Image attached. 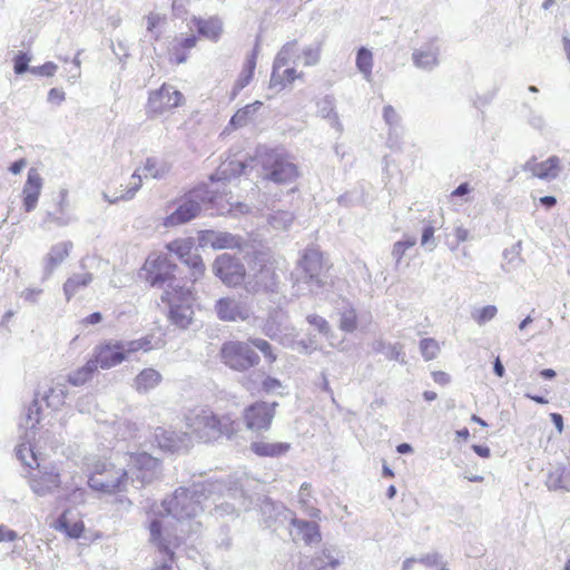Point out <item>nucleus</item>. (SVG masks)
Returning <instances> with one entry per match:
<instances>
[{"instance_id":"obj_31","label":"nucleus","mask_w":570,"mask_h":570,"mask_svg":"<svg viewBox=\"0 0 570 570\" xmlns=\"http://www.w3.org/2000/svg\"><path fill=\"white\" fill-rule=\"evenodd\" d=\"M92 276L89 273L78 274L69 277L63 284V292L67 301H70L80 288H83L90 284Z\"/></svg>"},{"instance_id":"obj_53","label":"nucleus","mask_w":570,"mask_h":570,"mask_svg":"<svg viewBox=\"0 0 570 570\" xmlns=\"http://www.w3.org/2000/svg\"><path fill=\"white\" fill-rule=\"evenodd\" d=\"M66 99V94L60 88H52L48 92V101L53 105H60Z\"/></svg>"},{"instance_id":"obj_57","label":"nucleus","mask_w":570,"mask_h":570,"mask_svg":"<svg viewBox=\"0 0 570 570\" xmlns=\"http://www.w3.org/2000/svg\"><path fill=\"white\" fill-rule=\"evenodd\" d=\"M470 191V185L468 183H462L451 193V197H462L468 195Z\"/></svg>"},{"instance_id":"obj_41","label":"nucleus","mask_w":570,"mask_h":570,"mask_svg":"<svg viewBox=\"0 0 570 570\" xmlns=\"http://www.w3.org/2000/svg\"><path fill=\"white\" fill-rule=\"evenodd\" d=\"M298 502L311 518H320L321 511L311 504L309 484L303 483L298 492Z\"/></svg>"},{"instance_id":"obj_19","label":"nucleus","mask_w":570,"mask_h":570,"mask_svg":"<svg viewBox=\"0 0 570 570\" xmlns=\"http://www.w3.org/2000/svg\"><path fill=\"white\" fill-rule=\"evenodd\" d=\"M255 350L265 356H271V345L264 340H250L248 342H227L223 345V356H253Z\"/></svg>"},{"instance_id":"obj_63","label":"nucleus","mask_w":570,"mask_h":570,"mask_svg":"<svg viewBox=\"0 0 570 570\" xmlns=\"http://www.w3.org/2000/svg\"><path fill=\"white\" fill-rule=\"evenodd\" d=\"M493 372L495 375H498L499 377H502L505 373V367L504 365L502 364L501 362V358H494V362H493Z\"/></svg>"},{"instance_id":"obj_34","label":"nucleus","mask_w":570,"mask_h":570,"mask_svg":"<svg viewBox=\"0 0 570 570\" xmlns=\"http://www.w3.org/2000/svg\"><path fill=\"white\" fill-rule=\"evenodd\" d=\"M169 170V166L157 158H147L142 168L141 173L146 178H161L166 175V173Z\"/></svg>"},{"instance_id":"obj_52","label":"nucleus","mask_w":570,"mask_h":570,"mask_svg":"<svg viewBox=\"0 0 570 570\" xmlns=\"http://www.w3.org/2000/svg\"><path fill=\"white\" fill-rule=\"evenodd\" d=\"M57 69L58 67L56 63L48 61L39 67L32 68L31 72L41 76L52 77L56 73Z\"/></svg>"},{"instance_id":"obj_30","label":"nucleus","mask_w":570,"mask_h":570,"mask_svg":"<svg viewBox=\"0 0 570 570\" xmlns=\"http://www.w3.org/2000/svg\"><path fill=\"white\" fill-rule=\"evenodd\" d=\"M318 114L330 121V125L338 132L343 130L338 115L335 111L334 98L326 96L318 102Z\"/></svg>"},{"instance_id":"obj_50","label":"nucleus","mask_w":570,"mask_h":570,"mask_svg":"<svg viewBox=\"0 0 570 570\" xmlns=\"http://www.w3.org/2000/svg\"><path fill=\"white\" fill-rule=\"evenodd\" d=\"M30 58L27 53L20 52L13 58V69L17 75L23 73L28 70Z\"/></svg>"},{"instance_id":"obj_59","label":"nucleus","mask_w":570,"mask_h":570,"mask_svg":"<svg viewBox=\"0 0 570 570\" xmlns=\"http://www.w3.org/2000/svg\"><path fill=\"white\" fill-rule=\"evenodd\" d=\"M102 320V315L99 312H95L89 314L82 320V324L85 325H95L100 323Z\"/></svg>"},{"instance_id":"obj_3","label":"nucleus","mask_w":570,"mask_h":570,"mask_svg":"<svg viewBox=\"0 0 570 570\" xmlns=\"http://www.w3.org/2000/svg\"><path fill=\"white\" fill-rule=\"evenodd\" d=\"M292 279L295 296L317 293L324 286V262L317 248L308 247L304 250L292 273Z\"/></svg>"},{"instance_id":"obj_21","label":"nucleus","mask_w":570,"mask_h":570,"mask_svg":"<svg viewBox=\"0 0 570 570\" xmlns=\"http://www.w3.org/2000/svg\"><path fill=\"white\" fill-rule=\"evenodd\" d=\"M29 478L32 491L39 495L47 494L60 487V475L53 471L33 470Z\"/></svg>"},{"instance_id":"obj_7","label":"nucleus","mask_w":570,"mask_h":570,"mask_svg":"<svg viewBox=\"0 0 570 570\" xmlns=\"http://www.w3.org/2000/svg\"><path fill=\"white\" fill-rule=\"evenodd\" d=\"M185 97L173 85L164 82L159 88L150 90L145 105L148 118H155L183 106Z\"/></svg>"},{"instance_id":"obj_12","label":"nucleus","mask_w":570,"mask_h":570,"mask_svg":"<svg viewBox=\"0 0 570 570\" xmlns=\"http://www.w3.org/2000/svg\"><path fill=\"white\" fill-rule=\"evenodd\" d=\"M187 27L190 31H196L198 39H206L212 42L219 41L224 32V24L218 16L207 18L193 16L188 19Z\"/></svg>"},{"instance_id":"obj_37","label":"nucleus","mask_w":570,"mask_h":570,"mask_svg":"<svg viewBox=\"0 0 570 570\" xmlns=\"http://www.w3.org/2000/svg\"><path fill=\"white\" fill-rule=\"evenodd\" d=\"M250 449L258 456H277L283 453L284 445L282 443L256 441L250 444Z\"/></svg>"},{"instance_id":"obj_60","label":"nucleus","mask_w":570,"mask_h":570,"mask_svg":"<svg viewBox=\"0 0 570 570\" xmlns=\"http://www.w3.org/2000/svg\"><path fill=\"white\" fill-rule=\"evenodd\" d=\"M27 166V161L26 159H19V160H16L13 161L10 167H9V170L17 175L19 173H21V170Z\"/></svg>"},{"instance_id":"obj_25","label":"nucleus","mask_w":570,"mask_h":570,"mask_svg":"<svg viewBox=\"0 0 570 570\" xmlns=\"http://www.w3.org/2000/svg\"><path fill=\"white\" fill-rule=\"evenodd\" d=\"M114 185H119L120 190H116L115 186L108 187L106 197L109 202L115 203L117 200L130 199L141 186V175L135 173L127 184L116 180Z\"/></svg>"},{"instance_id":"obj_20","label":"nucleus","mask_w":570,"mask_h":570,"mask_svg":"<svg viewBox=\"0 0 570 570\" xmlns=\"http://www.w3.org/2000/svg\"><path fill=\"white\" fill-rule=\"evenodd\" d=\"M338 566V551L332 546H325L315 557L299 561V570H335Z\"/></svg>"},{"instance_id":"obj_47","label":"nucleus","mask_w":570,"mask_h":570,"mask_svg":"<svg viewBox=\"0 0 570 570\" xmlns=\"http://www.w3.org/2000/svg\"><path fill=\"white\" fill-rule=\"evenodd\" d=\"M340 327L345 332H353L356 328V313L353 308L341 314Z\"/></svg>"},{"instance_id":"obj_44","label":"nucleus","mask_w":570,"mask_h":570,"mask_svg":"<svg viewBox=\"0 0 570 570\" xmlns=\"http://www.w3.org/2000/svg\"><path fill=\"white\" fill-rule=\"evenodd\" d=\"M415 244L416 237L414 236H405L404 239L394 243L391 254L395 263L400 264L406 250L412 248Z\"/></svg>"},{"instance_id":"obj_6","label":"nucleus","mask_w":570,"mask_h":570,"mask_svg":"<svg viewBox=\"0 0 570 570\" xmlns=\"http://www.w3.org/2000/svg\"><path fill=\"white\" fill-rule=\"evenodd\" d=\"M178 266L170 258L161 253H151L146 258L140 268L139 276L151 287L170 288L181 284L180 278L176 276Z\"/></svg>"},{"instance_id":"obj_23","label":"nucleus","mask_w":570,"mask_h":570,"mask_svg":"<svg viewBox=\"0 0 570 570\" xmlns=\"http://www.w3.org/2000/svg\"><path fill=\"white\" fill-rule=\"evenodd\" d=\"M42 188V178L37 169L31 168L22 189V202L26 212L36 208Z\"/></svg>"},{"instance_id":"obj_1","label":"nucleus","mask_w":570,"mask_h":570,"mask_svg":"<svg viewBox=\"0 0 570 570\" xmlns=\"http://www.w3.org/2000/svg\"><path fill=\"white\" fill-rule=\"evenodd\" d=\"M186 426L193 445L210 444L223 438L230 439L238 432L236 420L229 415L219 416L206 409L188 415Z\"/></svg>"},{"instance_id":"obj_5","label":"nucleus","mask_w":570,"mask_h":570,"mask_svg":"<svg viewBox=\"0 0 570 570\" xmlns=\"http://www.w3.org/2000/svg\"><path fill=\"white\" fill-rule=\"evenodd\" d=\"M161 301L169 306L168 318L179 328H187L193 321V305L196 301L195 291L187 283L166 288Z\"/></svg>"},{"instance_id":"obj_61","label":"nucleus","mask_w":570,"mask_h":570,"mask_svg":"<svg viewBox=\"0 0 570 570\" xmlns=\"http://www.w3.org/2000/svg\"><path fill=\"white\" fill-rule=\"evenodd\" d=\"M286 168H287V186H288L289 181L292 179L297 178L299 176V173H298L297 167L292 163H287Z\"/></svg>"},{"instance_id":"obj_64","label":"nucleus","mask_w":570,"mask_h":570,"mask_svg":"<svg viewBox=\"0 0 570 570\" xmlns=\"http://www.w3.org/2000/svg\"><path fill=\"white\" fill-rule=\"evenodd\" d=\"M472 449L481 458L490 456V449L488 446L474 444L472 445Z\"/></svg>"},{"instance_id":"obj_10","label":"nucleus","mask_w":570,"mask_h":570,"mask_svg":"<svg viewBox=\"0 0 570 570\" xmlns=\"http://www.w3.org/2000/svg\"><path fill=\"white\" fill-rule=\"evenodd\" d=\"M213 267L215 275L227 286L240 285L246 276L244 265L228 254L218 256Z\"/></svg>"},{"instance_id":"obj_18","label":"nucleus","mask_w":570,"mask_h":570,"mask_svg":"<svg viewBox=\"0 0 570 570\" xmlns=\"http://www.w3.org/2000/svg\"><path fill=\"white\" fill-rule=\"evenodd\" d=\"M291 524V535L294 542L302 541L306 546H313L322 541V533L317 522L293 518Z\"/></svg>"},{"instance_id":"obj_35","label":"nucleus","mask_w":570,"mask_h":570,"mask_svg":"<svg viewBox=\"0 0 570 570\" xmlns=\"http://www.w3.org/2000/svg\"><path fill=\"white\" fill-rule=\"evenodd\" d=\"M255 67H256V58L254 55H252L247 59L242 73L239 75L238 79L236 80V82L234 85V90H233L234 96H236L243 88H245L250 82V80L253 79Z\"/></svg>"},{"instance_id":"obj_9","label":"nucleus","mask_w":570,"mask_h":570,"mask_svg":"<svg viewBox=\"0 0 570 570\" xmlns=\"http://www.w3.org/2000/svg\"><path fill=\"white\" fill-rule=\"evenodd\" d=\"M275 415V403L255 402L243 412L245 426L252 432H262L271 428Z\"/></svg>"},{"instance_id":"obj_4","label":"nucleus","mask_w":570,"mask_h":570,"mask_svg":"<svg viewBox=\"0 0 570 570\" xmlns=\"http://www.w3.org/2000/svg\"><path fill=\"white\" fill-rule=\"evenodd\" d=\"M180 504L178 497L164 501L163 507L166 513L160 512L149 522L148 529L150 541L160 552L168 554L170 562L156 564L151 570H173L175 553L170 547H178L180 543L176 529L168 521V515Z\"/></svg>"},{"instance_id":"obj_36","label":"nucleus","mask_w":570,"mask_h":570,"mask_svg":"<svg viewBox=\"0 0 570 570\" xmlns=\"http://www.w3.org/2000/svg\"><path fill=\"white\" fill-rule=\"evenodd\" d=\"M356 67L364 78L370 81L372 78L373 56L370 50L362 47L356 55Z\"/></svg>"},{"instance_id":"obj_17","label":"nucleus","mask_w":570,"mask_h":570,"mask_svg":"<svg viewBox=\"0 0 570 570\" xmlns=\"http://www.w3.org/2000/svg\"><path fill=\"white\" fill-rule=\"evenodd\" d=\"M52 527L69 539H80L86 532V525L81 515L71 509H66Z\"/></svg>"},{"instance_id":"obj_2","label":"nucleus","mask_w":570,"mask_h":570,"mask_svg":"<svg viewBox=\"0 0 570 570\" xmlns=\"http://www.w3.org/2000/svg\"><path fill=\"white\" fill-rule=\"evenodd\" d=\"M87 484L97 493L115 495L127 491L129 473L110 459L95 458L86 464Z\"/></svg>"},{"instance_id":"obj_14","label":"nucleus","mask_w":570,"mask_h":570,"mask_svg":"<svg viewBox=\"0 0 570 570\" xmlns=\"http://www.w3.org/2000/svg\"><path fill=\"white\" fill-rule=\"evenodd\" d=\"M440 46L438 39H431L415 48L412 52L413 65L421 70L432 71L440 63Z\"/></svg>"},{"instance_id":"obj_49","label":"nucleus","mask_w":570,"mask_h":570,"mask_svg":"<svg viewBox=\"0 0 570 570\" xmlns=\"http://www.w3.org/2000/svg\"><path fill=\"white\" fill-rule=\"evenodd\" d=\"M420 351L423 356H435L440 352V347L435 340L423 338L420 342Z\"/></svg>"},{"instance_id":"obj_58","label":"nucleus","mask_w":570,"mask_h":570,"mask_svg":"<svg viewBox=\"0 0 570 570\" xmlns=\"http://www.w3.org/2000/svg\"><path fill=\"white\" fill-rule=\"evenodd\" d=\"M435 383L446 385L450 383V375L445 372L436 371L432 373Z\"/></svg>"},{"instance_id":"obj_24","label":"nucleus","mask_w":570,"mask_h":570,"mask_svg":"<svg viewBox=\"0 0 570 570\" xmlns=\"http://www.w3.org/2000/svg\"><path fill=\"white\" fill-rule=\"evenodd\" d=\"M200 212V205L194 199H185L177 209L164 219V226L174 227L195 218Z\"/></svg>"},{"instance_id":"obj_38","label":"nucleus","mask_w":570,"mask_h":570,"mask_svg":"<svg viewBox=\"0 0 570 570\" xmlns=\"http://www.w3.org/2000/svg\"><path fill=\"white\" fill-rule=\"evenodd\" d=\"M166 248L183 261L185 257H189L193 253L194 242L190 238L175 239L168 243Z\"/></svg>"},{"instance_id":"obj_51","label":"nucleus","mask_w":570,"mask_h":570,"mask_svg":"<svg viewBox=\"0 0 570 570\" xmlns=\"http://www.w3.org/2000/svg\"><path fill=\"white\" fill-rule=\"evenodd\" d=\"M306 320L311 325L315 326L320 331L321 334L326 335L328 333V330H330L328 323L322 316L308 315Z\"/></svg>"},{"instance_id":"obj_11","label":"nucleus","mask_w":570,"mask_h":570,"mask_svg":"<svg viewBox=\"0 0 570 570\" xmlns=\"http://www.w3.org/2000/svg\"><path fill=\"white\" fill-rule=\"evenodd\" d=\"M128 466L136 479L146 484L157 476L160 461L147 452L129 453Z\"/></svg>"},{"instance_id":"obj_28","label":"nucleus","mask_w":570,"mask_h":570,"mask_svg":"<svg viewBox=\"0 0 570 570\" xmlns=\"http://www.w3.org/2000/svg\"><path fill=\"white\" fill-rule=\"evenodd\" d=\"M291 58L295 66H314L320 60V47L307 46L301 53H297L293 48L287 47V59Z\"/></svg>"},{"instance_id":"obj_33","label":"nucleus","mask_w":570,"mask_h":570,"mask_svg":"<svg viewBox=\"0 0 570 570\" xmlns=\"http://www.w3.org/2000/svg\"><path fill=\"white\" fill-rule=\"evenodd\" d=\"M160 380L161 376L157 371L153 368H146L137 375L135 380V386L137 391L146 392L157 386Z\"/></svg>"},{"instance_id":"obj_55","label":"nucleus","mask_w":570,"mask_h":570,"mask_svg":"<svg viewBox=\"0 0 570 570\" xmlns=\"http://www.w3.org/2000/svg\"><path fill=\"white\" fill-rule=\"evenodd\" d=\"M454 234H455L458 242L454 246H451L452 250H454L456 248L459 243L466 242L470 238V232L462 226H456L454 229Z\"/></svg>"},{"instance_id":"obj_48","label":"nucleus","mask_w":570,"mask_h":570,"mask_svg":"<svg viewBox=\"0 0 570 570\" xmlns=\"http://www.w3.org/2000/svg\"><path fill=\"white\" fill-rule=\"evenodd\" d=\"M434 232L435 228L431 225L425 226L422 232L421 245L429 252H432L436 247Z\"/></svg>"},{"instance_id":"obj_62","label":"nucleus","mask_w":570,"mask_h":570,"mask_svg":"<svg viewBox=\"0 0 570 570\" xmlns=\"http://www.w3.org/2000/svg\"><path fill=\"white\" fill-rule=\"evenodd\" d=\"M551 421L557 428L558 432L561 433L563 431V417L559 413H551L550 414Z\"/></svg>"},{"instance_id":"obj_40","label":"nucleus","mask_w":570,"mask_h":570,"mask_svg":"<svg viewBox=\"0 0 570 570\" xmlns=\"http://www.w3.org/2000/svg\"><path fill=\"white\" fill-rule=\"evenodd\" d=\"M98 361L99 358H89L87 364L75 372L72 375H70L69 381L73 385H80L86 383L88 380H90L92 373L98 367Z\"/></svg>"},{"instance_id":"obj_42","label":"nucleus","mask_w":570,"mask_h":570,"mask_svg":"<svg viewBox=\"0 0 570 570\" xmlns=\"http://www.w3.org/2000/svg\"><path fill=\"white\" fill-rule=\"evenodd\" d=\"M17 455L19 460L31 470H37L40 464L38 462V458L29 444H20L17 449Z\"/></svg>"},{"instance_id":"obj_27","label":"nucleus","mask_w":570,"mask_h":570,"mask_svg":"<svg viewBox=\"0 0 570 570\" xmlns=\"http://www.w3.org/2000/svg\"><path fill=\"white\" fill-rule=\"evenodd\" d=\"M263 165L266 170V178L273 181H283L284 179V163L282 156L274 151L266 153L263 159Z\"/></svg>"},{"instance_id":"obj_46","label":"nucleus","mask_w":570,"mask_h":570,"mask_svg":"<svg viewBox=\"0 0 570 570\" xmlns=\"http://www.w3.org/2000/svg\"><path fill=\"white\" fill-rule=\"evenodd\" d=\"M416 562H420L428 568H435V570H449L442 562L441 556L436 552L423 556L416 559Z\"/></svg>"},{"instance_id":"obj_22","label":"nucleus","mask_w":570,"mask_h":570,"mask_svg":"<svg viewBox=\"0 0 570 570\" xmlns=\"http://www.w3.org/2000/svg\"><path fill=\"white\" fill-rule=\"evenodd\" d=\"M198 37L194 33L175 37L168 48V55L171 62L180 65L186 62L189 52L197 46Z\"/></svg>"},{"instance_id":"obj_45","label":"nucleus","mask_w":570,"mask_h":570,"mask_svg":"<svg viewBox=\"0 0 570 570\" xmlns=\"http://www.w3.org/2000/svg\"><path fill=\"white\" fill-rule=\"evenodd\" d=\"M166 17L159 13L151 12L146 17L147 30L154 35V39L160 38L159 29L165 23Z\"/></svg>"},{"instance_id":"obj_8","label":"nucleus","mask_w":570,"mask_h":570,"mask_svg":"<svg viewBox=\"0 0 570 570\" xmlns=\"http://www.w3.org/2000/svg\"><path fill=\"white\" fill-rule=\"evenodd\" d=\"M150 442L153 446L157 448L161 452L170 454L187 451L193 448L189 433H177L176 431L164 426H158L154 430Z\"/></svg>"},{"instance_id":"obj_39","label":"nucleus","mask_w":570,"mask_h":570,"mask_svg":"<svg viewBox=\"0 0 570 570\" xmlns=\"http://www.w3.org/2000/svg\"><path fill=\"white\" fill-rule=\"evenodd\" d=\"M262 107L261 101H256L250 105L238 109L230 119V125L234 127H243L250 119L252 115Z\"/></svg>"},{"instance_id":"obj_32","label":"nucleus","mask_w":570,"mask_h":570,"mask_svg":"<svg viewBox=\"0 0 570 570\" xmlns=\"http://www.w3.org/2000/svg\"><path fill=\"white\" fill-rule=\"evenodd\" d=\"M71 248V242H62L53 245L47 255L48 266L50 268H56L60 265L69 256Z\"/></svg>"},{"instance_id":"obj_56","label":"nucleus","mask_w":570,"mask_h":570,"mask_svg":"<svg viewBox=\"0 0 570 570\" xmlns=\"http://www.w3.org/2000/svg\"><path fill=\"white\" fill-rule=\"evenodd\" d=\"M18 534L16 531L9 529L7 525H0V542L14 541Z\"/></svg>"},{"instance_id":"obj_16","label":"nucleus","mask_w":570,"mask_h":570,"mask_svg":"<svg viewBox=\"0 0 570 570\" xmlns=\"http://www.w3.org/2000/svg\"><path fill=\"white\" fill-rule=\"evenodd\" d=\"M149 342L147 340L131 341L128 343L109 340L96 347V356H125L126 353H134L142 350L147 352Z\"/></svg>"},{"instance_id":"obj_29","label":"nucleus","mask_w":570,"mask_h":570,"mask_svg":"<svg viewBox=\"0 0 570 570\" xmlns=\"http://www.w3.org/2000/svg\"><path fill=\"white\" fill-rule=\"evenodd\" d=\"M383 119L389 126V141H392L394 138L397 141L403 134L400 114L391 105H386L383 108Z\"/></svg>"},{"instance_id":"obj_13","label":"nucleus","mask_w":570,"mask_h":570,"mask_svg":"<svg viewBox=\"0 0 570 570\" xmlns=\"http://www.w3.org/2000/svg\"><path fill=\"white\" fill-rule=\"evenodd\" d=\"M217 317L224 322H244L252 315L250 307L234 297L219 298L215 304Z\"/></svg>"},{"instance_id":"obj_26","label":"nucleus","mask_w":570,"mask_h":570,"mask_svg":"<svg viewBox=\"0 0 570 570\" xmlns=\"http://www.w3.org/2000/svg\"><path fill=\"white\" fill-rule=\"evenodd\" d=\"M189 268L188 277H180L181 284L187 283V286L194 288L195 283L202 279L205 275V264L198 254L191 253L189 257L181 261Z\"/></svg>"},{"instance_id":"obj_54","label":"nucleus","mask_w":570,"mask_h":570,"mask_svg":"<svg viewBox=\"0 0 570 570\" xmlns=\"http://www.w3.org/2000/svg\"><path fill=\"white\" fill-rule=\"evenodd\" d=\"M227 364L233 368L248 367L254 365V358H228Z\"/></svg>"},{"instance_id":"obj_15","label":"nucleus","mask_w":570,"mask_h":570,"mask_svg":"<svg viewBox=\"0 0 570 570\" xmlns=\"http://www.w3.org/2000/svg\"><path fill=\"white\" fill-rule=\"evenodd\" d=\"M523 170L531 173L532 176L539 179L552 181L559 177L562 170L561 159L553 155L541 163H537L535 157H532L523 165Z\"/></svg>"},{"instance_id":"obj_43","label":"nucleus","mask_w":570,"mask_h":570,"mask_svg":"<svg viewBox=\"0 0 570 570\" xmlns=\"http://www.w3.org/2000/svg\"><path fill=\"white\" fill-rule=\"evenodd\" d=\"M498 314V308L494 305H487L483 307L474 308L471 312V318L480 326L493 320Z\"/></svg>"}]
</instances>
